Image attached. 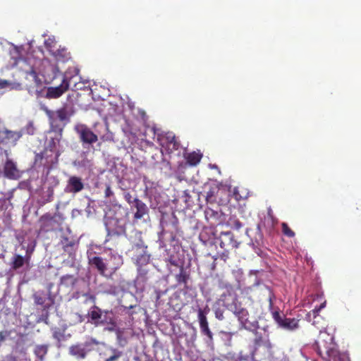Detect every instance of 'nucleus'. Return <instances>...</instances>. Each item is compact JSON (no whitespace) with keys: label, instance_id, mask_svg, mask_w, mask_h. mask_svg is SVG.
<instances>
[{"label":"nucleus","instance_id":"f257e3e1","mask_svg":"<svg viewBox=\"0 0 361 361\" xmlns=\"http://www.w3.org/2000/svg\"><path fill=\"white\" fill-rule=\"evenodd\" d=\"M313 348L325 361H349L346 354L338 351L337 345L334 342V336L326 331H319Z\"/></svg>","mask_w":361,"mask_h":361},{"label":"nucleus","instance_id":"f03ea898","mask_svg":"<svg viewBox=\"0 0 361 361\" xmlns=\"http://www.w3.org/2000/svg\"><path fill=\"white\" fill-rule=\"evenodd\" d=\"M216 243L223 250L222 252H219V257L224 261L228 258L229 252L238 248L240 244L235 239L234 235L231 231L221 232L219 237L216 239Z\"/></svg>","mask_w":361,"mask_h":361},{"label":"nucleus","instance_id":"7ed1b4c3","mask_svg":"<svg viewBox=\"0 0 361 361\" xmlns=\"http://www.w3.org/2000/svg\"><path fill=\"white\" fill-rule=\"evenodd\" d=\"M59 155V151L44 149L43 152L35 155L34 166L39 168L43 166L47 168L48 170H50L58 163Z\"/></svg>","mask_w":361,"mask_h":361},{"label":"nucleus","instance_id":"20e7f679","mask_svg":"<svg viewBox=\"0 0 361 361\" xmlns=\"http://www.w3.org/2000/svg\"><path fill=\"white\" fill-rule=\"evenodd\" d=\"M10 269L18 274H23L29 271L32 265L30 264V255L26 252L25 256L14 254L9 263Z\"/></svg>","mask_w":361,"mask_h":361},{"label":"nucleus","instance_id":"39448f33","mask_svg":"<svg viewBox=\"0 0 361 361\" xmlns=\"http://www.w3.org/2000/svg\"><path fill=\"white\" fill-rule=\"evenodd\" d=\"M97 343L94 340L86 341L83 343L73 345L69 348V353L71 355L79 359L85 357L87 353L93 349Z\"/></svg>","mask_w":361,"mask_h":361},{"label":"nucleus","instance_id":"423d86ee","mask_svg":"<svg viewBox=\"0 0 361 361\" xmlns=\"http://www.w3.org/2000/svg\"><path fill=\"white\" fill-rule=\"evenodd\" d=\"M232 300L233 302L231 304L227 305L228 309L238 318V320L241 324H246L249 322L248 311L241 306L235 295L232 298Z\"/></svg>","mask_w":361,"mask_h":361},{"label":"nucleus","instance_id":"0eeeda50","mask_svg":"<svg viewBox=\"0 0 361 361\" xmlns=\"http://www.w3.org/2000/svg\"><path fill=\"white\" fill-rule=\"evenodd\" d=\"M35 304L40 305L42 309H49L54 304L55 295L52 293H45L37 291L32 295Z\"/></svg>","mask_w":361,"mask_h":361},{"label":"nucleus","instance_id":"6e6552de","mask_svg":"<svg viewBox=\"0 0 361 361\" xmlns=\"http://www.w3.org/2000/svg\"><path fill=\"white\" fill-rule=\"evenodd\" d=\"M75 130L83 144L91 145L97 141V136L85 125L78 124Z\"/></svg>","mask_w":361,"mask_h":361},{"label":"nucleus","instance_id":"1a4fd4ad","mask_svg":"<svg viewBox=\"0 0 361 361\" xmlns=\"http://www.w3.org/2000/svg\"><path fill=\"white\" fill-rule=\"evenodd\" d=\"M209 311V310L207 307L204 310L199 308L197 310V317L202 334L206 335L208 337L209 342L212 343L213 334L209 327V324L207 319V314H208Z\"/></svg>","mask_w":361,"mask_h":361},{"label":"nucleus","instance_id":"9d476101","mask_svg":"<svg viewBox=\"0 0 361 361\" xmlns=\"http://www.w3.org/2000/svg\"><path fill=\"white\" fill-rule=\"evenodd\" d=\"M69 82L64 78L61 84L58 87H49L47 88L44 97L47 99H56L60 97L68 90Z\"/></svg>","mask_w":361,"mask_h":361},{"label":"nucleus","instance_id":"9b49d317","mask_svg":"<svg viewBox=\"0 0 361 361\" xmlns=\"http://www.w3.org/2000/svg\"><path fill=\"white\" fill-rule=\"evenodd\" d=\"M255 338L253 341V343L255 348H258L259 347H264L268 351H270L272 349V344L269 341L268 337L267 336H263L261 333L255 331L254 332Z\"/></svg>","mask_w":361,"mask_h":361},{"label":"nucleus","instance_id":"f8f14e48","mask_svg":"<svg viewBox=\"0 0 361 361\" xmlns=\"http://www.w3.org/2000/svg\"><path fill=\"white\" fill-rule=\"evenodd\" d=\"M64 242L62 241V243L63 245V247L65 252H67L69 255V257L71 259L67 261H64L63 263L66 264L67 265L75 267V254L73 252V245L74 242L73 241H68V238H65L63 239Z\"/></svg>","mask_w":361,"mask_h":361},{"label":"nucleus","instance_id":"ddd939ff","mask_svg":"<svg viewBox=\"0 0 361 361\" xmlns=\"http://www.w3.org/2000/svg\"><path fill=\"white\" fill-rule=\"evenodd\" d=\"M84 185L81 178L76 176H71L68 181V185L65 189L66 192L76 193L83 189Z\"/></svg>","mask_w":361,"mask_h":361},{"label":"nucleus","instance_id":"4468645a","mask_svg":"<svg viewBox=\"0 0 361 361\" xmlns=\"http://www.w3.org/2000/svg\"><path fill=\"white\" fill-rule=\"evenodd\" d=\"M133 207L136 209V212L134 214V218L135 219H142L148 212V208L147 205L137 198L133 199V204L131 206V208Z\"/></svg>","mask_w":361,"mask_h":361},{"label":"nucleus","instance_id":"2eb2a0df","mask_svg":"<svg viewBox=\"0 0 361 361\" xmlns=\"http://www.w3.org/2000/svg\"><path fill=\"white\" fill-rule=\"evenodd\" d=\"M75 113L73 105L66 104L62 108L56 111L58 118L61 121H69V118Z\"/></svg>","mask_w":361,"mask_h":361},{"label":"nucleus","instance_id":"dca6fc26","mask_svg":"<svg viewBox=\"0 0 361 361\" xmlns=\"http://www.w3.org/2000/svg\"><path fill=\"white\" fill-rule=\"evenodd\" d=\"M4 170L5 176L8 178L17 179L20 176L16 164L11 160L6 162Z\"/></svg>","mask_w":361,"mask_h":361},{"label":"nucleus","instance_id":"f3484780","mask_svg":"<svg viewBox=\"0 0 361 361\" xmlns=\"http://www.w3.org/2000/svg\"><path fill=\"white\" fill-rule=\"evenodd\" d=\"M326 305V302L322 303L319 307H314V310L308 312L306 315V319L309 322H312L313 325H316L317 323L319 322V320L317 319L319 318V312L320 310L324 308Z\"/></svg>","mask_w":361,"mask_h":361},{"label":"nucleus","instance_id":"a211bd4d","mask_svg":"<svg viewBox=\"0 0 361 361\" xmlns=\"http://www.w3.org/2000/svg\"><path fill=\"white\" fill-rule=\"evenodd\" d=\"M204 213L207 221H209L211 225H216L221 223L219 220L221 214L218 212H215L212 209H207Z\"/></svg>","mask_w":361,"mask_h":361},{"label":"nucleus","instance_id":"6ab92c4d","mask_svg":"<svg viewBox=\"0 0 361 361\" xmlns=\"http://www.w3.org/2000/svg\"><path fill=\"white\" fill-rule=\"evenodd\" d=\"M63 220V217L60 213L55 214L54 216H51L49 214H46L40 217V221L43 223L44 226H48L49 222L54 221L58 223Z\"/></svg>","mask_w":361,"mask_h":361},{"label":"nucleus","instance_id":"aec40b11","mask_svg":"<svg viewBox=\"0 0 361 361\" xmlns=\"http://www.w3.org/2000/svg\"><path fill=\"white\" fill-rule=\"evenodd\" d=\"M78 282V278L73 275L66 274L61 277L59 286H63L65 287L75 286Z\"/></svg>","mask_w":361,"mask_h":361},{"label":"nucleus","instance_id":"412c9836","mask_svg":"<svg viewBox=\"0 0 361 361\" xmlns=\"http://www.w3.org/2000/svg\"><path fill=\"white\" fill-rule=\"evenodd\" d=\"M185 157L187 160V163L189 165L196 166L200 162L202 154L200 152H192L187 154Z\"/></svg>","mask_w":361,"mask_h":361},{"label":"nucleus","instance_id":"4be33fe9","mask_svg":"<svg viewBox=\"0 0 361 361\" xmlns=\"http://www.w3.org/2000/svg\"><path fill=\"white\" fill-rule=\"evenodd\" d=\"M48 349L49 345L47 344L37 345L35 346L34 349V353L39 360V361H43L44 359V356L47 355L48 352Z\"/></svg>","mask_w":361,"mask_h":361},{"label":"nucleus","instance_id":"5701e85b","mask_svg":"<svg viewBox=\"0 0 361 361\" xmlns=\"http://www.w3.org/2000/svg\"><path fill=\"white\" fill-rule=\"evenodd\" d=\"M90 262L92 265L97 267L101 274L106 275L105 271L106 270V266L102 258L99 257H94L92 259H90Z\"/></svg>","mask_w":361,"mask_h":361},{"label":"nucleus","instance_id":"b1692460","mask_svg":"<svg viewBox=\"0 0 361 361\" xmlns=\"http://www.w3.org/2000/svg\"><path fill=\"white\" fill-rule=\"evenodd\" d=\"M51 331L53 333V338H55L58 341V343H59L58 347H60L61 346L60 343L62 341H64L66 339V337H65L66 328H63L61 329L60 328L55 327V328H53L51 329Z\"/></svg>","mask_w":361,"mask_h":361},{"label":"nucleus","instance_id":"393cba45","mask_svg":"<svg viewBox=\"0 0 361 361\" xmlns=\"http://www.w3.org/2000/svg\"><path fill=\"white\" fill-rule=\"evenodd\" d=\"M4 133L5 134V138L11 140L14 143H16L22 136L23 133L21 131H11L9 130L6 129L4 131Z\"/></svg>","mask_w":361,"mask_h":361},{"label":"nucleus","instance_id":"a878e982","mask_svg":"<svg viewBox=\"0 0 361 361\" xmlns=\"http://www.w3.org/2000/svg\"><path fill=\"white\" fill-rule=\"evenodd\" d=\"M281 327L288 330H294L298 328V321L295 318H285Z\"/></svg>","mask_w":361,"mask_h":361},{"label":"nucleus","instance_id":"bb28decb","mask_svg":"<svg viewBox=\"0 0 361 361\" xmlns=\"http://www.w3.org/2000/svg\"><path fill=\"white\" fill-rule=\"evenodd\" d=\"M123 132L126 135L129 136V139L132 141H135L137 135L138 130L133 128L128 123H126V126L123 128Z\"/></svg>","mask_w":361,"mask_h":361},{"label":"nucleus","instance_id":"cd10ccee","mask_svg":"<svg viewBox=\"0 0 361 361\" xmlns=\"http://www.w3.org/2000/svg\"><path fill=\"white\" fill-rule=\"evenodd\" d=\"M150 255L147 254L146 251H144L142 254L137 256L136 259L137 267H145L149 263Z\"/></svg>","mask_w":361,"mask_h":361},{"label":"nucleus","instance_id":"c85d7f7f","mask_svg":"<svg viewBox=\"0 0 361 361\" xmlns=\"http://www.w3.org/2000/svg\"><path fill=\"white\" fill-rule=\"evenodd\" d=\"M166 139L168 140L167 148L171 152L173 150H177L179 148L180 144L176 140L175 135H169L166 137Z\"/></svg>","mask_w":361,"mask_h":361},{"label":"nucleus","instance_id":"c756f323","mask_svg":"<svg viewBox=\"0 0 361 361\" xmlns=\"http://www.w3.org/2000/svg\"><path fill=\"white\" fill-rule=\"evenodd\" d=\"M112 219H113V214L111 213V209H109L108 212L105 211V214H104V225L106 228L108 235H109L111 233V226Z\"/></svg>","mask_w":361,"mask_h":361},{"label":"nucleus","instance_id":"7c9ffc66","mask_svg":"<svg viewBox=\"0 0 361 361\" xmlns=\"http://www.w3.org/2000/svg\"><path fill=\"white\" fill-rule=\"evenodd\" d=\"M112 312L101 311V319H99L98 324H113V317L110 315Z\"/></svg>","mask_w":361,"mask_h":361},{"label":"nucleus","instance_id":"2f4dec72","mask_svg":"<svg viewBox=\"0 0 361 361\" xmlns=\"http://www.w3.org/2000/svg\"><path fill=\"white\" fill-rule=\"evenodd\" d=\"M101 310L97 307H94L92 310L88 313L91 318L92 322L98 325L99 319H101Z\"/></svg>","mask_w":361,"mask_h":361},{"label":"nucleus","instance_id":"473e14b6","mask_svg":"<svg viewBox=\"0 0 361 361\" xmlns=\"http://www.w3.org/2000/svg\"><path fill=\"white\" fill-rule=\"evenodd\" d=\"M176 279L178 283L186 285L189 279V274L184 270L183 267H181L180 273L176 276Z\"/></svg>","mask_w":361,"mask_h":361},{"label":"nucleus","instance_id":"72a5a7b5","mask_svg":"<svg viewBox=\"0 0 361 361\" xmlns=\"http://www.w3.org/2000/svg\"><path fill=\"white\" fill-rule=\"evenodd\" d=\"M49 309H42V314L37 319V322H44L46 324H49Z\"/></svg>","mask_w":361,"mask_h":361},{"label":"nucleus","instance_id":"f704fd0d","mask_svg":"<svg viewBox=\"0 0 361 361\" xmlns=\"http://www.w3.org/2000/svg\"><path fill=\"white\" fill-rule=\"evenodd\" d=\"M60 139L58 137L51 138L45 149H52V151H59L57 145H59Z\"/></svg>","mask_w":361,"mask_h":361},{"label":"nucleus","instance_id":"c9c22d12","mask_svg":"<svg viewBox=\"0 0 361 361\" xmlns=\"http://www.w3.org/2000/svg\"><path fill=\"white\" fill-rule=\"evenodd\" d=\"M121 190L122 195L131 207L133 204V199L135 198L132 195V192L123 188H121Z\"/></svg>","mask_w":361,"mask_h":361},{"label":"nucleus","instance_id":"e433bc0d","mask_svg":"<svg viewBox=\"0 0 361 361\" xmlns=\"http://www.w3.org/2000/svg\"><path fill=\"white\" fill-rule=\"evenodd\" d=\"M282 232L283 233L289 237L293 238L295 236V233L291 230V228L288 226L286 223L281 224Z\"/></svg>","mask_w":361,"mask_h":361},{"label":"nucleus","instance_id":"4c0bfd02","mask_svg":"<svg viewBox=\"0 0 361 361\" xmlns=\"http://www.w3.org/2000/svg\"><path fill=\"white\" fill-rule=\"evenodd\" d=\"M228 224L236 230L240 229L243 226V224L238 219L231 218L228 221Z\"/></svg>","mask_w":361,"mask_h":361},{"label":"nucleus","instance_id":"58836bf2","mask_svg":"<svg viewBox=\"0 0 361 361\" xmlns=\"http://www.w3.org/2000/svg\"><path fill=\"white\" fill-rule=\"evenodd\" d=\"M272 317L274 321L281 326L283 322V319H285L286 317L283 316H281L279 312L274 311L272 312Z\"/></svg>","mask_w":361,"mask_h":361},{"label":"nucleus","instance_id":"ea45409f","mask_svg":"<svg viewBox=\"0 0 361 361\" xmlns=\"http://www.w3.org/2000/svg\"><path fill=\"white\" fill-rule=\"evenodd\" d=\"M116 334L118 344L121 346H124L127 343V339L126 337H123V332L120 330H117Z\"/></svg>","mask_w":361,"mask_h":361},{"label":"nucleus","instance_id":"a19ab883","mask_svg":"<svg viewBox=\"0 0 361 361\" xmlns=\"http://www.w3.org/2000/svg\"><path fill=\"white\" fill-rule=\"evenodd\" d=\"M27 75L31 76L32 80L36 82L37 85H40L42 83V81L39 78L37 72L33 68L27 72Z\"/></svg>","mask_w":361,"mask_h":361},{"label":"nucleus","instance_id":"79ce46f5","mask_svg":"<svg viewBox=\"0 0 361 361\" xmlns=\"http://www.w3.org/2000/svg\"><path fill=\"white\" fill-rule=\"evenodd\" d=\"M138 277L141 278L142 281L147 280V274L148 273V270L146 269L144 267H137Z\"/></svg>","mask_w":361,"mask_h":361},{"label":"nucleus","instance_id":"37998d69","mask_svg":"<svg viewBox=\"0 0 361 361\" xmlns=\"http://www.w3.org/2000/svg\"><path fill=\"white\" fill-rule=\"evenodd\" d=\"M35 127L32 122H29L25 128L23 130L28 135H33L35 133Z\"/></svg>","mask_w":361,"mask_h":361},{"label":"nucleus","instance_id":"c03bdc74","mask_svg":"<svg viewBox=\"0 0 361 361\" xmlns=\"http://www.w3.org/2000/svg\"><path fill=\"white\" fill-rule=\"evenodd\" d=\"M224 310L221 308H216L214 310V314L215 317L219 320H224Z\"/></svg>","mask_w":361,"mask_h":361},{"label":"nucleus","instance_id":"a18cd8bd","mask_svg":"<svg viewBox=\"0 0 361 361\" xmlns=\"http://www.w3.org/2000/svg\"><path fill=\"white\" fill-rule=\"evenodd\" d=\"M267 290L268 291V301L269 307H271L273 306V300L274 299L275 296L272 290L269 288L267 287Z\"/></svg>","mask_w":361,"mask_h":361},{"label":"nucleus","instance_id":"49530a36","mask_svg":"<svg viewBox=\"0 0 361 361\" xmlns=\"http://www.w3.org/2000/svg\"><path fill=\"white\" fill-rule=\"evenodd\" d=\"M8 87L11 90H22V85L20 82L10 81V85H8Z\"/></svg>","mask_w":361,"mask_h":361},{"label":"nucleus","instance_id":"de8ad7c7","mask_svg":"<svg viewBox=\"0 0 361 361\" xmlns=\"http://www.w3.org/2000/svg\"><path fill=\"white\" fill-rule=\"evenodd\" d=\"M10 336V332L8 331H0V344L4 342Z\"/></svg>","mask_w":361,"mask_h":361},{"label":"nucleus","instance_id":"09e8293b","mask_svg":"<svg viewBox=\"0 0 361 361\" xmlns=\"http://www.w3.org/2000/svg\"><path fill=\"white\" fill-rule=\"evenodd\" d=\"M10 85V81L6 80H1L0 79V88H5L8 87V85Z\"/></svg>","mask_w":361,"mask_h":361},{"label":"nucleus","instance_id":"8fccbe9b","mask_svg":"<svg viewBox=\"0 0 361 361\" xmlns=\"http://www.w3.org/2000/svg\"><path fill=\"white\" fill-rule=\"evenodd\" d=\"M139 113H140V117H141L143 123H145L147 122V118H148L146 113L144 111H140Z\"/></svg>","mask_w":361,"mask_h":361},{"label":"nucleus","instance_id":"3c124183","mask_svg":"<svg viewBox=\"0 0 361 361\" xmlns=\"http://www.w3.org/2000/svg\"><path fill=\"white\" fill-rule=\"evenodd\" d=\"M35 94L37 95V97H44V94L43 92V90H36Z\"/></svg>","mask_w":361,"mask_h":361},{"label":"nucleus","instance_id":"603ef678","mask_svg":"<svg viewBox=\"0 0 361 361\" xmlns=\"http://www.w3.org/2000/svg\"><path fill=\"white\" fill-rule=\"evenodd\" d=\"M105 193H106V197H109L111 195V186L110 185H108L106 187Z\"/></svg>","mask_w":361,"mask_h":361},{"label":"nucleus","instance_id":"864d4df0","mask_svg":"<svg viewBox=\"0 0 361 361\" xmlns=\"http://www.w3.org/2000/svg\"><path fill=\"white\" fill-rule=\"evenodd\" d=\"M54 286V283H49L47 284V293H51V288L52 287Z\"/></svg>","mask_w":361,"mask_h":361},{"label":"nucleus","instance_id":"5fc2aeb1","mask_svg":"<svg viewBox=\"0 0 361 361\" xmlns=\"http://www.w3.org/2000/svg\"><path fill=\"white\" fill-rule=\"evenodd\" d=\"M84 296H85V297H86V299H87H87H90V300H94V297L93 295H89V294H84Z\"/></svg>","mask_w":361,"mask_h":361},{"label":"nucleus","instance_id":"6e6d98bb","mask_svg":"<svg viewBox=\"0 0 361 361\" xmlns=\"http://www.w3.org/2000/svg\"><path fill=\"white\" fill-rule=\"evenodd\" d=\"M107 120H108V118H107V116H106L104 118V121H105V123L106 126V129L108 130L109 129V123H108Z\"/></svg>","mask_w":361,"mask_h":361},{"label":"nucleus","instance_id":"4d7b16f0","mask_svg":"<svg viewBox=\"0 0 361 361\" xmlns=\"http://www.w3.org/2000/svg\"><path fill=\"white\" fill-rule=\"evenodd\" d=\"M169 262H170L171 264L174 265V266L176 265V262L172 258L170 259Z\"/></svg>","mask_w":361,"mask_h":361},{"label":"nucleus","instance_id":"13d9d810","mask_svg":"<svg viewBox=\"0 0 361 361\" xmlns=\"http://www.w3.org/2000/svg\"><path fill=\"white\" fill-rule=\"evenodd\" d=\"M120 356V353H116V351L114 350V360L118 357Z\"/></svg>","mask_w":361,"mask_h":361},{"label":"nucleus","instance_id":"bf43d9fd","mask_svg":"<svg viewBox=\"0 0 361 361\" xmlns=\"http://www.w3.org/2000/svg\"><path fill=\"white\" fill-rule=\"evenodd\" d=\"M105 361H113V355L110 356L109 358H107Z\"/></svg>","mask_w":361,"mask_h":361},{"label":"nucleus","instance_id":"052dcab7","mask_svg":"<svg viewBox=\"0 0 361 361\" xmlns=\"http://www.w3.org/2000/svg\"><path fill=\"white\" fill-rule=\"evenodd\" d=\"M49 39L45 42V45H46L47 47L50 46V42H49Z\"/></svg>","mask_w":361,"mask_h":361},{"label":"nucleus","instance_id":"680f3d73","mask_svg":"<svg viewBox=\"0 0 361 361\" xmlns=\"http://www.w3.org/2000/svg\"><path fill=\"white\" fill-rule=\"evenodd\" d=\"M49 196L51 197L52 195H53V191L52 190H49Z\"/></svg>","mask_w":361,"mask_h":361},{"label":"nucleus","instance_id":"e2e57ef3","mask_svg":"<svg viewBox=\"0 0 361 361\" xmlns=\"http://www.w3.org/2000/svg\"><path fill=\"white\" fill-rule=\"evenodd\" d=\"M44 109L49 115L51 114V111L48 110L47 108H45Z\"/></svg>","mask_w":361,"mask_h":361},{"label":"nucleus","instance_id":"0e129e2a","mask_svg":"<svg viewBox=\"0 0 361 361\" xmlns=\"http://www.w3.org/2000/svg\"><path fill=\"white\" fill-rule=\"evenodd\" d=\"M228 291H231V290H233V288L231 285L228 286Z\"/></svg>","mask_w":361,"mask_h":361},{"label":"nucleus","instance_id":"69168bd1","mask_svg":"<svg viewBox=\"0 0 361 361\" xmlns=\"http://www.w3.org/2000/svg\"><path fill=\"white\" fill-rule=\"evenodd\" d=\"M118 106L117 105H114V111H118Z\"/></svg>","mask_w":361,"mask_h":361},{"label":"nucleus","instance_id":"338daca9","mask_svg":"<svg viewBox=\"0 0 361 361\" xmlns=\"http://www.w3.org/2000/svg\"><path fill=\"white\" fill-rule=\"evenodd\" d=\"M107 329H109V331H112L113 330V327L112 326L107 327Z\"/></svg>","mask_w":361,"mask_h":361}]
</instances>
